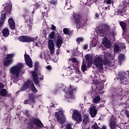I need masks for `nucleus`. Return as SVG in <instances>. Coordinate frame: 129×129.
<instances>
[{
  "instance_id": "obj_51",
  "label": "nucleus",
  "mask_w": 129,
  "mask_h": 129,
  "mask_svg": "<svg viewBox=\"0 0 129 129\" xmlns=\"http://www.w3.org/2000/svg\"><path fill=\"white\" fill-rule=\"evenodd\" d=\"M5 88V84H4L3 83L0 82V91L2 90V89H4Z\"/></svg>"
},
{
  "instance_id": "obj_63",
  "label": "nucleus",
  "mask_w": 129,
  "mask_h": 129,
  "mask_svg": "<svg viewBox=\"0 0 129 129\" xmlns=\"http://www.w3.org/2000/svg\"><path fill=\"white\" fill-rule=\"evenodd\" d=\"M50 106L51 107H55V105H54V103H50Z\"/></svg>"
},
{
  "instance_id": "obj_16",
  "label": "nucleus",
  "mask_w": 129,
  "mask_h": 129,
  "mask_svg": "<svg viewBox=\"0 0 129 129\" xmlns=\"http://www.w3.org/2000/svg\"><path fill=\"white\" fill-rule=\"evenodd\" d=\"M13 8V5L12 3L10 2L9 3L5 4V7L4 8V10L6 14H11L12 12V9Z\"/></svg>"
},
{
  "instance_id": "obj_3",
  "label": "nucleus",
  "mask_w": 129,
  "mask_h": 129,
  "mask_svg": "<svg viewBox=\"0 0 129 129\" xmlns=\"http://www.w3.org/2000/svg\"><path fill=\"white\" fill-rule=\"evenodd\" d=\"M98 31L101 37H106L110 33V26L107 24H103L98 28Z\"/></svg>"
},
{
  "instance_id": "obj_13",
  "label": "nucleus",
  "mask_w": 129,
  "mask_h": 129,
  "mask_svg": "<svg viewBox=\"0 0 129 129\" xmlns=\"http://www.w3.org/2000/svg\"><path fill=\"white\" fill-rule=\"evenodd\" d=\"M34 85L33 82L31 80H27L26 82H24V85L21 88V91H25V90H27V89H31L32 86Z\"/></svg>"
},
{
  "instance_id": "obj_33",
  "label": "nucleus",
  "mask_w": 129,
  "mask_h": 129,
  "mask_svg": "<svg viewBox=\"0 0 129 129\" xmlns=\"http://www.w3.org/2000/svg\"><path fill=\"white\" fill-rule=\"evenodd\" d=\"M14 56H15V54H14V53L8 54L7 55L6 59V60L14 59L13 58Z\"/></svg>"
},
{
  "instance_id": "obj_21",
  "label": "nucleus",
  "mask_w": 129,
  "mask_h": 129,
  "mask_svg": "<svg viewBox=\"0 0 129 129\" xmlns=\"http://www.w3.org/2000/svg\"><path fill=\"white\" fill-rule=\"evenodd\" d=\"M119 81L121 84H126L127 83V79L123 75H120L119 77Z\"/></svg>"
},
{
  "instance_id": "obj_45",
  "label": "nucleus",
  "mask_w": 129,
  "mask_h": 129,
  "mask_svg": "<svg viewBox=\"0 0 129 129\" xmlns=\"http://www.w3.org/2000/svg\"><path fill=\"white\" fill-rule=\"evenodd\" d=\"M118 59L119 61H123L124 58H123V55L122 54H120L118 56Z\"/></svg>"
},
{
  "instance_id": "obj_40",
  "label": "nucleus",
  "mask_w": 129,
  "mask_h": 129,
  "mask_svg": "<svg viewBox=\"0 0 129 129\" xmlns=\"http://www.w3.org/2000/svg\"><path fill=\"white\" fill-rule=\"evenodd\" d=\"M100 100V96H97L96 98H94L93 101L95 103H97Z\"/></svg>"
},
{
  "instance_id": "obj_34",
  "label": "nucleus",
  "mask_w": 129,
  "mask_h": 129,
  "mask_svg": "<svg viewBox=\"0 0 129 129\" xmlns=\"http://www.w3.org/2000/svg\"><path fill=\"white\" fill-rule=\"evenodd\" d=\"M56 36V34L55 33V31H52L50 34L48 35V37H49L50 39H55V37Z\"/></svg>"
},
{
  "instance_id": "obj_38",
  "label": "nucleus",
  "mask_w": 129,
  "mask_h": 129,
  "mask_svg": "<svg viewBox=\"0 0 129 129\" xmlns=\"http://www.w3.org/2000/svg\"><path fill=\"white\" fill-rule=\"evenodd\" d=\"M83 121L85 124H87L89 122V121L88 120V116H85L83 120Z\"/></svg>"
},
{
  "instance_id": "obj_24",
  "label": "nucleus",
  "mask_w": 129,
  "mask_h": 129,
  "mask_svg": "<svg viewBox=\"0 0 129 129\" xmlns=\"http://www.w3.org/2000/svg\"><path fill=\"white\" fill-rule=\"evenodd\" d=\"M30 102L36 103V100L35 99V95L33 94H29V99Z\"/></svg>"
},
{
  "instance_id": "obj_4",
  "label": "nucleus",
  "mask_w": 129,
  "mask_h": 129,
  "mask_svg": "<svg viewBox=\"0 0 129 129\" xmlns=\"http://www.w3.org/2000/svg\"><path fill=\"white\" fill-rule=\"evenodd\" d=\"M23 68H24V64L22 62H19L10 69V72L13 75H15L17 78H19L20 73H21Z\"/></svg>"
},
{
  "instance_id": "obj_8",
  "label": "nucleus",
  "mask_w": 129,
  "mask_h": 129,
  "mask_svg": "<svg viewBox=\"0 0 129 129\" xmlns=\"http://www.w3.org/2000/svg\"><path fill=\"white\" fill-rule=\"evenodd\" d=\"M76 87L74 88V86L71 85L68 88L65 89V92L67 95H69L71 99H74V93L76 92Z\"/></svg>"
},
{
  "instance_id": "obj_18",
  "label": "nucleus",
  "mask_w": 129,
  "mask_h": 129,
  "mask_svg": "<svg viewBox=\"0 0 129 129\" xmlns=\"http://www.w3.org/2000/svg\"><path fill=\"white\" fill-rule=\"evenodd\" d=\"M7 13H4L3 11L1 13V18H0V27H2L3 25L5 24L6 22V19H7Z\"/></svg>"
},
{
  "instance_id": "obj_37",
  "label": "nucleus",
  "mask_w": 129,
  "mask_h": 129,
  "mask_svg": "<svg viewBox=\"0 0 129 129\" xmlns=\"http://www.w3.org/2000/svg\"><path fill=\"white\" fill-rule=\"evenodd\" d=\"M30 89L32 91V92H34V93H37V92H38V90L36 89V87H35V85L34 84L32 85V86L31 87Z\"/></svg>"
},
{
  "instance_id": "obj_23",
  "label": "nucleus",
  "mask_w": 129,
  "mask_h": 129,
  "mask_svg": "<svg viewBox=\"0 0 129 129\" xmlns=\"http://www.w3.org/2000/svg\"><path fill=\"white\" fill-rule=\"evenodd\" d=\"M123 11V7L121 6H119L117 9L116 11V14H117V16H122V11Z\"/></svg>"
},
{
  "instance_id": "obj_52",
  "label": "nucleus",
  "mask_w": 129,
  "mask_h": 129,
  "mask_svg": "<svg viewBox=\"0 0 129 129\" xmlns=\"http://www.w3.org/2000/svg\"><path fill=\"white\" fill-rule=\"evenodd\" d=\"M42 34L43 35V37H45V38L46 37H47V31H46V30L42 31Z\"/></svg>"
},
{
  "instance_id": "obj_19",
  "label": "nucleus",
  "mask_w": 129,
  "mask_h": 129,
  "mask_svg": "<svg viewBox=\"0 0 129 129\" xmlns=\"http://www.w3.org/2000/svg\"><path fill=\"white\" fill-rule=\"evenodd\" d=\"M90 114L92 117H95L96 114H97V110H96V107L93 106L90 108Z\"/></svg>"
},
{
  "instance_id": "obj_32",
  "label": "nucleus",
  "mask_w": 129,
  "mask_h": 129,
  "mask_svg": "<svg viewBox=\"0 0 129 129\" xmlns=\"http://www.w3.org/2000/svg\"><path fill=\"white\" fill-rule=\"evenodd\" d=\"M108 64H109L108 58L106 57H104L103 59V65H108Z\"/></svg>"
},
{
  "instance_id": "obj_30",
  "label": "nucleus",
  "mask_w": 129,
  "mask_h": 129,
  "mask_svg": "<svg viewBox=\"0 0 129 129\" xmlns=\"http://www.w3.org/2000/svg\"><path fill=\"white\" fill-rule=\"evenodd\" d=\"M55 47V44H54V42L53 41V40L49 39L48 40V48H52V47Z\"/></svg>"
},
{
  "instance_id": "obj_5",
  "label": "nucleus",
  "mask_w": 129,
  "mask_h": 129,
  "mask_svg": "<svg viewBox=\"0 0 129 129\" xmlns=\"http://www.w3.org/2000/svg\"><path fill=\"white\" fill-rule=\"evenodd\" d=\"M109 126L110 129H117L116 127L121 129H125V125L123 123H120L116 124V119L114 117H112L109 121Z\"/></svg>"
},
{
  "instance_id": "obj_59",
  "label": "nucleus",
  "mask_w": 129,
  "mask_h": 129,
  "mask_svg": "<svg viewBox=\"0 0 129 129\" xmlns=\"http://www.w3.org/2000/svg\"><path fill=\"white\" fill-rule=\"evenodd\" d=\"M46 69L47 70H51L52 69V67H51V66H47Z\"/></svg>"
},
{
  "instance_id": "obj_41",
  "label": "nucleus",
  "mask_w": 129,
  "mask_h": 129,
  "mask_svg": "<svg viewBox=\"0 0 129 129\" xmlns=\"http://www.w3.org/2000/svg\"><path fill=\"white\" fill-rule=\"evenodd\" d=\"M71 61L74 64H76V65H78V60H77V59L75 57L71 58Z\"/></svg>"
},
{
  "instance_id": "obj_17",
  "label": "nucleus",
  "mask_w": 129,
  "mask_h": 129,
  "mask_svg": "<svg viewBox=\"0 0 129 129\" xmlns=\"http://www.w3.org/2000/svg\"><path fill=\"white\" fill-rule=\"evenodd\" d=\"M102 44L104 45V47L107 48V49H110V48H111V42L107 38L103 39Z\"/></svg>"
},
{
  "instance_id": "obj_14",
  "label": "nucleus",
  "mask_w": 129,
  "mask_h": 129,
  "mask_svg": "<svg viewBox=\"0 0 129 129\" xmlns=\"http://www.w3.org/2000/svg\"><path fill=\"white\" fill-rule=\"evenodd\" d=\"M24 59L27 65L29 67V68H32L33 67V61L30 57V55L28 54H24Z\"/></svg>"
},
{
  "instance_id": "obj_53",
  "label": "nucleus",
  "mask_w": 129,
  "mask_h": 129,
  "mask_svg": "<svg viewBox=\"0 0 129 129\" xmlns=\"http://www.w3.org/2000/svg\"><path fill=\"white\" fill-rule=\"evenodd\" d=\"M103 88H104V84H103L101 86H100V87L99 88V91H102Z\"/></svg>"
},
{
  "instance_id": "obj_44",
  "label": "nucleus",
  "mask_w": 129,
  "mask_h": 129,
  "mask_svg": "<svg viewBox=\"0 0 129 129\" xmlns=\"http://www.w3.org/2000/svg\"><path fill=\"white\" fill-rule=\"evenodd\" d=\"M38 78H37L36 79H34V82L35 84V85H38L40 84V81L38 80Z\"/></svg>"
},
{
  "instance_id": "obj_55",
  "label": "nucleus",
  "mask_w": 129,
  "mask_h": 129,
  "mask_svg": "<svg viewBox=\"0 0 129 129\" xmlns=\"http://www.w3.org/2000/svg\"><path fill=\"white\" fill-rule=\"evenodd\" d=\"M125 114L128 118H129V111H125Z\"/></svg>"
},
{
  "instance_id": "obj_31",
  "label": "nucleus",
  "mask_w": 129,
  "mask_h": 129,
  "mask_svg": "<svg viewBox=\"0 0 129 129\" xmlns=\"http://www.w3.org/2000/svg\"><path fill=\"white\" fill-rule=\"evenodd\" d=\"M48 3H50L51 5H52L54 7H56L58 5V0H49Z\"/></svg>"
},
{
  "instance_id": "obj_56",
  "label": "nucleus",
  "mask_w": 129,
  "mask_h": 129,
  "mask_svg": "<svg viewBox=\"0 0 129 129\" xmlns=\"http://www.w3.org/2000/svg\"><path fill=\"white\" fill-rule=\"evenodd\" d=\"M99 129H107V127L105 125H103L102 127H99Z\"/></svg>"
},
{
  "instance_id": "obj_39",
  "label": "nucleus",
  "mask_w": 129,
  "mask_h": 129,
  "mask_svg": "<svg viewBox=\"0 0 129 129\" xmlns=\"http://www.w3.org/2000/svg\"><path fill=\"white\" fill-rule=\"evenodd\" d=\"M32 75L33 79H36V78H38V75L37 74V72L36 71L32 72Z\"/></svg>"
},
{
  "instance_id": "obj_1",
  "label": "nucleus",
  "mask_w": 129,
  "mask_h": 129,
  "mask_svg": "<svg viewBox=\"0 0 129 129\" xmlns=\"http://www.w3.org/2000/svg\"><path fill=\"white\" fill-rule=\"evenodd\" d=\"M73 17L76 23V27L78 29H80L82 26L86 25V23L88 21L87 17H82V16L79 14H75V15L73 16Z\"/></svg>"
},
{
  "instance_id": "obj_57",
  "label": "nucleus",
  "mask_w": 129,
  "mask_h": 129,
  "mask_svg": "<svg viewBox=\"0 0 129 129\" xmlns=\"http://www.w3.org/2000/svg\"><path fill=\"white\" fill-rule=\"evenodd\" d=\"M51 29L52 30V31H55V30H56V26L52 25Z\"/></svg>"
},
{
  "instance_id": "obj_35",
  "label": "nucleus",
  "mask_w": 129,
  "mask_h": 129,
  "mask_svg": "<svg viewBox=\"0 0 129 129\" xmlns=\"http://www.w3.org/2000/svg\"><path fill=\"white\" fill-rule=\"evenodd\" d=\"M82 71L83 72H84L85 71H86L87 70V67H86V63H84V62H83L82 67H81Z\"/></svg>"
},
{
  "instance_id": "obj_28",
  "label": "nucleus",
  "mask_w": 129,
  "mask_h": 129,
  "mask_svg": "<svg viewBox=\"0 0 129 129\" xmlns=\"http://www.w3.org/2000/svg\"><path fill=\"white\" fill-rule=\"evenodd\" d=\"M63 34H64L65 35H68L69 36H70V35H72V32L68 28H64L63 29Z\"/></svg>"
},
{
  "instance_id": "obj_58",
  "label": "nucleus",
  "mask_w": 129,
  "mask_h": 129,
  "mask_svg": "<svg viewBox=\"0 0 129 129\" xmlns=\"http://www.w3.org/2000/svg\"><path fill=\"white\" fill-rule=\"evenodd\" d=\"M84 49L85 50H87V49H88V45L85 44V45L84 46Z\"/></svg>"
},
{
  "instance_id": "obj_36",
  "label": "nucleus",
  "mask_w": 129,
  "mask_h": 129,
  "mask_svg": "<svg viewBox=\"0 0 129 129\" xmlns=\"http://www.w3.org/2000/svg\"><path fill=\"white\" fill-rule=\"evenodd\" d=\"M76 41L78 44H80V43L84 41V38L83 37H79L77 38Z\"/></svg>"
},
{
  "instance_id": "obj_29",
  "label": "nucleus",
  "mask_w": 129,
  "mask_h": 129,
  "mask_svg": "<svg viewBox=\"0 0 129 129\" xmlns=\"http://www.w3.org/2000/svg\"><path fill=\"white\" fill-rule=\"evenodd\" d=\"M40 68V63L38 61H35L34 62V70L36 72H38L39 71V69Z\"/></svg>"
},
{
  "instance_id": "obj_15",
  "label": "nucleus",
  "mask_w": 129,
  "mask_h": 129,
  "mask_svg": "<svg viewBox=\"0 0 129 129\" xmlns=\"http://www.w3.org/2000/svg\"><path fill=\"white\" fill-rule=\"evenodd\" d=\"M0 96L2 97H11L12 94L9 93L6 89H2L0 90Z\"/></svg>"
},
{
  "instance_id": "obj_47",
  "label": "nucleus",
  "mask_w": 129,
  "mask_h": 129,
  "mask_svg": "<svg viewBox=\"0 0 129 129\" xmlns=\"http://www.w3.org/2000/svg\"><path fill=\"white\" fill-rule=\"evenodd\" d=\"M114 50L116 52H118V51H119V46L117 45H115L114 47Z\"/></svg>"
},
{
  "instance_id": "obj_64",
  "label": "nucleus",
  "mask_w": 129,
  "mask_h": 129,
  "mask_svg": "<svg viewBox=\"0 0 129 129\" xmlns=\"http://www.w3.org/2000/svg\"><path fill=\"white\" fill-rule=\"evenodd\" d=\"M40 80H43L44 79V76H41L40 78H39Z\"/></svg>"
},
{
  "instance_id": "obj_62",
  "label": "nucleus",
  "mask_w": 129,
  "mask_h": 129,
  "mask_svg": "<svg viewBox=\"0 0 129 129\" xmlns=\"http://www.w3.org/2000/svg\"><path fill=\"white\" fill-rule=\"evenodd\" d=\"M106 3L108 5H110L111 4V0H107Z\"/></svg>"
},
{
  "instance_id": "obj_10",
  "label": "nucleus",
  "mask_w": 129,
  "mask_h": 129,
  "mask_svg": "<svg viewBox=\"0 0 129 129\" xmlns=\"http://www.w3.org/2000/svg\"><path fill=\"white\" fill-rule=\"evenodd\" d=\"M94 64L95 66L100 70H102V69H103L102 57L99 56L95 58Z\"/></svg>"
},
{
  "instance_id": "obj_20",
  "label": "nucleus",
  "mask_w": 129,
  "mask_h": 129,
  "mask_svg": "<svg viewBox=\"0 0 129 129\" xmlns=\"http://www.w3.org/2000/svg\"><path fill=\"white\" fill-rule=\"evenodd\" d=\"M8 23L11 30H15L16 29V23L13 18H10L8 19Z\"/></svg>"
},
{
  "instance_id": "obj_50",
  "label": "nucleus",
  "mask_w": 129,
  "mask_h": 129,
  "mask_svg": "<svg viewBox=\"0 0 129 129\" xmlns=\"http://www.w3.org/2000/svg\"><path fill=\"white\" fill-rule=\"evenodd\" d=\"M28 103H29V104H32V102H30V100H25L24 101V104H28Z\"/></svg>"
},
{
  "instance_id": "obj_22",
  "label": "nucleus",
  "mask_w": 129,
  "mask_h": 129,
  "mask_svg": "<svg viewBox=\"0 0 129 129\" xmlns=\"http://www.w3.org/2000/svg\"><path fill=\"white\" fill-rule=\"evenodd\" d=\"M13 63H14V59H6L4 61V65L5 67H9L11 66V64H13Z\"/></svg>"
},
{
  "instance_id": "obj_7",
  "label": "nucleus",
  "mask_w": 129,
  "mask_h": 129,
  "mask_svg": "<svg viewBox=\"0 0 129 129\" xmlns=\"http://www.w3.org/2000/svg\"><path fill=\"white\" fill-rule=\"evenodd\" d=\"M18 39L20 42L22 43H32V42L35 43L37 41V38L29 36H21Z\"/></svg>"
},
{
  "instance_id": "obj_27",
  "label": "nucleus",
  "mask_w": 129,
  "mask_h": 129,
  "mask_svg": "<svg viewBox=\"0 0 129 129\" xmlns=\"http://www.w3.org/2000/svg\"><path fill=\"white\" fill-rule=\"evenodd\" d=\"M119 24L123 31L126 30V23L124 22V21H120Z\"/></svg>"
},
{
  "instance_id": "obj_11",
  "label": "nucleus",
  "mask_w": 129,
  "mask_h": 129,
  "mask_svg": "<svg viewBox=\"0 0 129 129\" xmlns=\"http://www.w3.org/2000/svg\"><path fill=\"white\" fill-rule=\"evenodd\" d=\"M72 117L74 120L76 121V124H78L79 122L82 121V117L81 116V114L78 112L77 110L73 111Z\"/></svg>"
},
{
  "instance_id": "obj_54",
  "label": "nucleus",
  "mask_w": 129,
  "mask_h": 129,
  "mask_svg": "<svg viewBox=\"0 0 129 129\" xmlns=\"http://www.w3.org/2000/svg\"><path fill=\"white\" fill-rule=\"evenodd\" d=\"M3 50L4 52H7V50H8V47H7V46H4L3 47Z\"/></svg>"
},
{
  "instance_id": "obj_26",
  "label": "nucleus",
  "mask_w": 129,
  "mask_h": 129,
  "mask_svg": "<svg viewBox=\"0 0 129 129\" xmlns=\"http://www.w3.org/2000/svg\"><path fill=\"white\" fill-rule=\"evenodd\" d=\"M2 33L4 37H9L10 36V31L8 29H3Z\"/></svg>"
},
{
  "instance_id": "obj_43",
  "label": "nucleus",
  "mask_w": 129,
  "mask_h": 129,
  "mask_svg": "<svg viewBox=\"0 0 129 129\" xmlns=\"http://www.w3.org/2000/svg\"><path fill=\"white\" fill-rule=\"evenodd\" d=\"M91 129H99V127L97 125V123L95 122L94 125H92Z\"/></svg>"
},
{
  "instance_id": "obj_25",
  "label": "nucleus",
  "mask_w": 129,
  "mask_h": 129,
  "mask_svg": "<svg viewBox=\"0 0 129 129\" xmlns=\"http://www.w3.org/2000/svg\"><path fill=\"white\" fill-rule=\"evenodd\" d=\"M3 121L4 123H8V122H10V121H11V117H10V116L8 114H6Z\"/></svg>"
},
{
  "instance_id": "obj_2",
  "label": "nucleus",
  "mask_w": 129,
  "mask_h": 129,
  "mask_svg": "<svg viewBox=\"0 0 129 129\" xmlns=\"http://www.w3.org/2000/svg\"><path fill=\"white\" fill-rule=\"evenodd\" d=\"M25 13L23 14V17L25 20V23L27 24L29 27V30H32L33 27V22H34V15L30 14L28 9H24Z\"/></svg>"
},
{
  "instance_id": "obj_12",
  "label": "nucleus",
  "mask_w": 129,
  "mask_h": 129,
  "mask_svg": "<svg viewBox=\"0 0 129 129\" xmlns=\"http://www.w3.org/2000/svg\"><path fill=\"white\" fill-rule=\"evenodd\" d=\"M55 117L57 119V120L60 124H63L65 123V118L63 117V113L62 112H55Z\"/></svg>"
},
{
  "instance_id": "obj_60",
  "label": "nucleus",
  "mask_w": 129,
  "mask_h": 129,
  "mask_svg": "<svg viewBox=\"0 0 129 129\" xmlns=\"http://www.w3.org/2000/svg\"><path fill=\"white\" fill-rule=\"evenodd\" d=\"M25 115H26L27 117H29V116H30V114H29V111H27L25 112Z\"/></svg>"
},
{
  "instance_id": "obj_6",
  "label": "nucleus",
  "mask_w": 129,
  "mask_h": 129,
  "mask_svg": "<svg viewBox=\"0 0 129 129\" xmlns=\"http://www.w3.org/2000/svg\"><path fill=\"white\" fill-rule=\"evenodd\" d=\"M34 125L37 127H44V124L39 118L32 117L30 119V122L29 123L30 128H34Z\"/></svg>"
},
{
  "instance_id": "obj_61",
  "label": "nucleus",
  "mask_w": 129,
  "mask_h": 129,
  "mask_svg": "<svg viewBox=\"0 0 129 129\" xmlns=\"http://www.w3.org/2000/svg\"><path fill=\"white\" fill-rule=\"evenodd\" d=\"M35 9H39L40 5L38 4H35Z\"/></svg>"
},
{
  "instance_id": "obj_46",
  "label": "nucleus",
  "mask_w": 129,
  "mask_h": 129,
  "mask_svg": "<svg viewBox=\"0 0 129 129\" xmlns=\"http://www.w3.org/2000/svg\"><path fill=\"white\" fill-rule=\"evenodd\" d=\"M54 47H48V49L50 51V54H53L55 53V50H54Z\"/></svg>"
},
{
  "instance_id": "obj_42",
  "label": "nucleus",
  "mask_w": 129,
  "mask_h": 129,
  "mask_svg": "<svg viewBox=\"0 0 129 129\" xmlns=\"http://www.w3.org/2000/svg\"><path fill=\"white\" fill-rule=\"evenodd\" d=\"M85 59L88 61V63H89V60L91 59V56L89 54H86L85 55Z\"/></svg>"
},
{
  "instance_id": "obj_49",
  "label": "nucleus",
  "mask_w": 129,
  "mask_h": 129,
  "mask_svg": "<svg viewBox=\"0 0 129 129\" xmlns=\"http://www.w3.org/2000/svg\"><path fill=\"white\" fill-rule=\"evenodd\" d=\"M67 129H72V124L68 123L66 125Z\"/></svg>"
},
{
  "instance_id": "obj_48",
  "label": "nucleus",
  "mask_w": 129,
  "mask_h": 129,
  "mask_svg": "<svg viewBox=\"0 0 129 129\" xmlns=\"http://www.w3.org/2000/svg\"><path fill=\"white\" fill-rule=\"evenodd\" d=\"M96 42H94L93 41H91V43L90 44V45L92 47H96Z\"/></svg>"
},
{
  "instance_id": "obj_9",
  "label": "nucleus",
  "mask_w": 129,
  "mask_h": 129,
  "mask_svg": "<svg viewBox=\"0 0 129 129\" xmlns=\"http://www.w3.org/2000/svg\"><path fill=\"white\" fill-rule=\"evenodd\" d=\"M56 46L58 48V49L56 50V53L59 54V51H60V48H61V46H62V44H63L64 39L63 38V37H62V36L59 33H56Z\"/></svg>"
}]
</instances>
